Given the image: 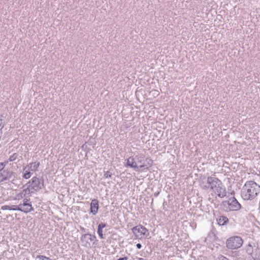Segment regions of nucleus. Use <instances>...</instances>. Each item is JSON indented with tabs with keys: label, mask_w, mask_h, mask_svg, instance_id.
<instances>
[{
	"label": "nucleus",
	"mask_w": 260,
	"mask_h": 260,
	"mask_svg": "<svg viewBox=\"0 0 260 260\" xmlns=\"http://www.w3.org/2000/svg\"><path fill=\"white\" fill-rule=\"evenodd\" d=\"M260 191V186L253 181L246 182L241 190V197L244 200L254 199Z\"/></svg>",
	"instance_id": "f257e3e1"
},
{
	"label": "nucleus",
	"mask_w": 260,
	"mask_h": 260,
	"mask_svg": "<svg viewBox=\"0 0 260 260\" xmlns=\"http://www.w3.org/2000/svg\"><path fill=\"white\" fill-rule=\"evenodd\" d=\"M207 183L210 185V189L213 190L218 197L222 198L226 196V190L222 182L216 177H207Z\"/></svg>",
	"instance_id": "f03ea898"
},
{
	"label": "nucleus",
	"mask_w": 260,
	"mask_h": 260,
	"mask_svg": "<svg viewBox=\"0 0 260 260\" xmlns=\"http://www.w3.org/2000/svg\"><path fill=\"white\" fill-rule=\"evenodd\" d=\"M243 239L239 236H233L226 241V247L229 249H236L240 248L243 244Z\"/></svg>",
	"instance_id": "7ed1b4c3"
},
{
	"label": "nucleus",
	"mask_w": 260,
	"mask_h": 260,
	"mask_svg": "<svg viewBox=\"0 0 260 260\" xmlns=\"http://www.w3.org/2000/svg\"><path fill=\"white\" fill-rule=\"evenodd\" d=\"M26 185H30V189L34 193L35 191H38L44 187V180L42 178L34 177Z\"/></svg>",
	"instance_id": "20e7f679"
},
{
	"label": "nucleus",
	"mask_w": 260,
	"mask_h": 260,
	"mask_svg": "<svg viewBox=\"0 0 260 260\" xmlns=\"http://www.w3.org/2000/svg\"><path fill=\"white\" fill-rule=\"evenodd\" d=\"M222 205L224 207L226 208V210L228 209L231 211H237L241 208V204L234 197L229 199L228 201L222 202Z\"/></svg>",
	"instance_id": "39448f33"
},
{
	"label": "nucleus",
	"mask_w": 260,
	"mask_h": 260,
	"mask_svg": "<svg viewBox=\"0 0 260 260\" xmlns=\"http://www.w3.org/2000/svg\"><path fill=\"white\" fill-rule=\"evenodd\" d=\"M96 239L95 235H92L90 234H85L81 237V241L84 244V246L89 248L91 247V243Z\"/></svg>",
	"instance_id": "423d86ee"
},
{
	"label": "nucleus",
	"mask_w": 260,
	"mask_h": 260,
	"mask_svg": "<svg viewBox=\"0 0 260 260\" xmlns=\"http://www.w3.org/2000/svg\"><path fill=\"white\" fill-rule=\"evenodd\" d=\"M30 185H24L22 190L16 195V199L19 200L24 198L30 197L33 193L32 191L30 189Z\"/></svg>",
	"instance_id": "0eeeda50"
},
{
	"label": "nucleus",
	"mask_w": 260,
	"mask_h": 260,
	"mask_svg": "<svg viewBox=\"0 0 260 260\" xmlns=\"http://www.w3.org/2000/svg\"><path fill=\"white\" fill-rule=\"evenodd\" d=\"M20 207L21 208L20 211L26 213L34 210L29 199H24L23 200V203L20 204Z\"/></svg>",
	"instance_id": "6e6552de"
},
{
	"label": "nucleus",
	"mask_w": 260,
	"mask_h": 260,
	"mask_svg": "<svg viewBox=\"0 0 260 260\" xmlns=\"http://www.w3.org/2000/svg\"><path fill=\"white\" fill-rule=\"evenodd\" d=\"M14 174L11 170L3 169L0 173V182L10 180L14 176Z\"/></svg>",
	"instance_id": "1a4fd4ad"
},
{
	"label": "nucleus",
	"mask_w": 260,
	"mask_h": 260,
	"mask_svg": "<svg viewBox=\"0 0 260 260\" xmlns=\"http://www.w3.org/2000/svg\"><path fill=\"white\" fill-rule=\"evenodd\" d=\"M147 231V229L141 225L136 226L132 229V232L136 238H140V236L146 235V232Z\"/></svg>",
	"instance_id": "9d476101"
},
{
	"label": "nucleus",
	"mask_w": 260,
	"mask_h": 260,
	"mask_svg": "<svg viewBox=\"0 0 260 260\" xmlns=\"http://www.w3.org/2000/svg\"><path fill=\"white\" fill-rule=\"evenodd\" d=\"M229 255L235 258L236 260H245L246 256L245 254V250L241 249L238 251H231Z\"/></svg>",
	"instance_id": "9b49d317"
},
{
	"label": "nucleus",
	"mask_w": 260,
	"mask_h": 260,
	"mask_svg": "<svg viewBox=\"0 0 260 260\" xmlns=\"http://www.w3.org/2000/svg\"><path fill=\"white\" fill-rule=\"evenodd\" d=\"M125 167L133 168L136 171H139L140 170L139 165H136L134 156H131L126 159V164L125 165Z\"/></svg>",
	"instance_id": "f8f14e48"
},
{
	"label": "nucleus",
	"mask_w": 260,
	"mask_h": 260,
	"mask_svg": "<svg viewBox=\"0 0 260 260\" xmlns=\"http://www.w3.org/2000/svg\"><path fill=\"white\" fill-rule=\"evenodd\" d=\"M99 208V201L97 199H93L90 205V212L95 215L98 213Z\"/></svg>",
	"instance_id": "ddd939ff"
},
{
	"label": "nucleus",
	"mask_w": 260,
	"mask_h": 260,
	"mask_svg": "<svg viewBox=\"0 0 260 260\" xmlns=\"http://www.w3.org/2000/svg\"><path fill=\"white\" fill-rule=\"evenodd\" d=\"M107 226H108V225L104 222H101L99 224L98 226L97 233L101 239L105 238V237L104 236V235L103 234V229L104 228H106Z\"/></svg>",
	"instance_id": "4468645a"
},
{
	"label": "nucleus",
	"mask_w": 260,
	"mask_h": 260,
	"mask_svg": "<svg viewBox=\"0 0 260 260\" xmlns=\"http://www.w3.org/2000/svg\"><path fill=\"white\" fill-rule=\"evenodd\" d=\"M40 165L39 162H34L28 164L25 166V169L30 170L31 172H36Z\"/></svg>",
	"instance_id": "2eb2a0df"
},
{
	"label": "nucleus",
	"mask_w": 260,
	"mask_h": 260,
	"mask_svg": "<svg viewBox=\"0 0 260 260\" xmlns=\"http://www.w3.org/2000/svg\"><path fill=\"white\" fill-rule=\"evenodd\" d=\"M216 220L217 223L219 225H225L229 223V219L228 218L223 215L219 216L217 218Z\"/></svg>",
	"instance_id": "dca6fc26"
},
{
	"label": "nucleus",
	"mask_w": 260,
	"mask_h": 260,
	"mask_svg": "<svg viewBox=\"0 0 260 260\" xmlns=\"http://www.w3.org/2000/svg\"><path fill=\"white\" fill-rule=\"evenodd\" d=\"M153 161L152 159L149 158H146L145 159V162H144L143 164L140 165L139 167H140V169L148 170L149 167H151Z\"/></svg>",
	"instance_id": "f3484780"
},
{
	"label": "nucleus",
	"mask_w": 260,
	"mask_h": 260,
	"mask_svg": "<svg viewBox=\"0 0 260 260\" xmlns=\"http://www.w3.org/2000/svg\"><path fill=\"white\" fill-rule=\"evenodd\" d=\"M244 250H245V254L246 257L247 255H251V256L252 255H253V252L254 251V248L251 244L249 243L247 245Z\"/></svg>",
	"instance_id": "a211bd4d"
},
{
	"label": "nucleus",
	"mask_w": 260,
	"mask_h": 260,
	"mask_svg": "<svg viewBox=\"0 0 260 260\" xmlns=\"http://www.w3.org/2000/svg\"><path fill=\"white\" fill-rule=\"evenodd\" d=\"M135 161L136 165H138V164H140V165L143 164L144 161V157L143 155H135Z\"/></svg>",
	"instance_id": "6ab92c4d"
},
{
	"label": "nucleus",
	"mask_w": 260,
	"mask_h": 260,
	"mask_svg": "<svg viewBox=\"0 0 260 260\" xmlns=\"http://www.w3.org/2000/svg\"><path fill=\"white\" fill-rule=\"evenodd\" d=\"M31 171L25 169V167L23 168V177L25 179H27L31 177Z\"/></svg>",
	"instance_id": "aec40b11"
},
{
	"label": "nucleus",
	"mask_w": 260,
	"mask_h": 260,
	"mask_svg": "<svg viewBox=\"0 0 260 260\" xmlns=\"http://www.w3.org/2000/svg\"><path fill=\"white\" fill-rule=\"evenodd\" d=\"M18 156L19 155L17 153H14L9 157V160L10 161H14L18 158Z\"/></svg>",
	"instance_id": "412c9836"
},
{
	"label": "nucleus",
	"mask_w": 260,
	"mask_h": 260,
	"mask_svg": "<svg viewBox=\"0 0 260 260\" xmlns=\"http://www.w3.org/2000/svg\"><path fill=\"white\" fill-rule=\"evenodd\" d=\"M36 258L39 260H51L49 257L42 255H37Z\"/></svg>",
	"instance_id": "4be33fe9"
},
{
	"label": "nucleus",
	"mask_w": 260,
	"mask_h": 260,
	"mask_svg": "<svg viewBox=\"0 0 260 260\" xmlns=\"http://www.w3.org/2000/svg\"><path fill=\"white\" fill-rule=\"evenodd\" d=\"M11 210H21V208L20 207V204L18 205H11Z\"/></svg>",
	"instance_id": "5701e85b"
},
{
	"label": "nucleus",
	"mask_w": 260,
	"mask_h": 260,
	"mask_svg": "<svg viewBox=\"0 0 260 260\" xmlns=\"http://www.w3.org/2000/svg\"><path fill=\"white\" fill-rule=\"evenodd\" d=\"M216 260H230V259L228 258H227L226 257L223 256V255L220 254L217 257Z\"/></svg>",
	"instance_id": "b1692460"
},
{
	"label": "nucleus",
	"mask_w": 260,
	"mask_h": 260,
	"mask_svg": "<svg viewBox=\"0 0 260 260\" xmlns=\"http://www.w3.org/2000/svg\"><path fill=\"white\" fill-rule=\"evenodd\" d=\"M104 176L105 178H111L112 176V174L109 171H107L104 173Z\"/></svg>",
	"instance_id": "393cba45"
},
{
	"label": "nucleus",
	"mask_w": 260,
	"mask_h": 260,
	"mask_svg": "<svg viewBox=\"0 0 260 260\" xmlns=\"http://www.w3.org/2000/svg\"><path fill=\"white\" fill-rule=\"evenodd\" d=\"M2 209L3 210H11V206H9V205L3 206L2 207Z\"/></svg>",
	"instance_id": "a878e982"
},
{
	"label": "nucleus",
	"mask_w": 260,
	"mask_h": 260,
	"mask_svg": "<svg viewBox=\"0 0 260 260\" xmlns=\"http://www.w3.org/2000/svg\"><path fill=\"white\" fill-rule=\"evenodd\" d=\"M202 188L204 190H207L209 188H210V185L208 184L207 185H204L202 186Z\"/></svg>",
	"instance_id": "bb28decb"
},
{
	"label": "nucleus",
	"mask_w": 260,
	"mask_h": 260,
	"mask_svg": "<svg viewBox=\"0 0 260 260\" xmlns=\"http://www.w3.org/2000/svg\"><path fill=\"white\" fill-rule=\"evenodd\" d=\"M10 161L9 160V158L7 160H6L4 162H0V164H2L3 166V169H5V166L8 164V163Z\"/></svg>",
	"instance_id": "cd10ccee"
},
{
	"label": "nucleus",
	"mask_w": 260,
	"mask_h": 260,
	"mask_svg": "<svg viewBox=\"0 0 260 260\" xmlns=\"http://www.w3.org/2000/svg\"><path fill=\"white\" fill-rule=\"evenodd\" d=\"M136 247L138 249H141L142 248V245L141 243H137L136 244Z\"/></svg>",
	"instance_id": "c85d7f7f"
},
{
	"label": "nucleus",
	"mask_w": 260,
	"mask_h": 260,
	"mask_svg": "<svg viewBox=\"0 0 260 260\" xmlns=\"http://www.w3.org/2000/svg\"><path fill=\"white\" fill-rule=\"evenodd\" d=\"M127 259H128L127 257L124 256V257H120L117 260H127Z\"/></svg>",
	"instance_id": "c756f323"
},
{
	"label": "nucleus",
	"mask_w": 260,
	"mask_h": 260,
	"mask_svg": "<svg viewBox=\"0 0 260 260\" xmlns=\"http://www.w3.org/2000/svg\"><path fill=\"white\" fill-rule=\"evenodd\" d=\"M136 260H147V259L142 258V257H136Z\"/></svg>",
	"instance_id": "7c9ffc66"
},
{
	"label": "nucleus",
	"mask_w": 260,
	"mask_h": 260,
	"mask_svg": "<svg viewBox=\"0 0 260 260\" xmlns=\"http://www.w3.org/2000/svg\"><path fill=\"white\" fill-rule=\"evenodd\" d=\"M3 169V166L2 164H0V173H1L2 170Z\"/></svg>",
	"instance_id": "2f4dec72"
},
{
	"label": "nucleus",
	"mask_w": 260,
	"mask_h": 260,
	"mask_svg": "<svg viewBox=\"0 0 260 260\" xmlns=\"http://www.w3.org/2000/svg\"><path fill=\"white\" fill-rule=\"evenodd\" d=\"M158 193H159V192H157V193H156V192H155V193H154V196H155V197L157 196V195L158 194Z\"/></svg>",
	"instance_id": "473e14b6"
}]
</instances>
